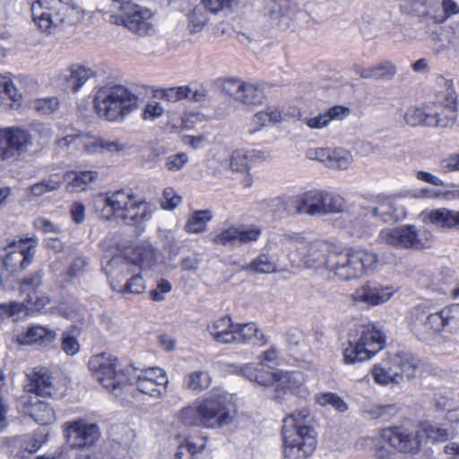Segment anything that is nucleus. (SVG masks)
<instances>
[{
  "label": "nucleus",
  "mask_w": 459,
  "mask_h": 459,
  "mask_svg": "<svg viewBox=\"0 0 459 459\" xmlns=\"http://www.w3.org/2000/svg\"><path fill=\"white\" fill-rule=\"evenodd\" d=\"M100 217L108 221L120 218L127 225L140 226L152 218L154 208L150 203L138 199L130 189H119L100 195L95 201Z\"/></svg>",
  "instance_id": "nucleus-1"
},
{
  "label": "nucleus",
  "mask_w": 459,
  "mask_h": 459,
  "mask_svg": "<svg viewBox=\"0 0 459 459\" xmlns=\"http://www.w3.org/2000/svg\"><path fill=\"white\" fill-rule=\"evenodd\" d=\"M308 411H295L283 420L281 436L284 456L290 459H307L316 447L315 429L308 425Z\"/></svg>",
  "instance_id": "nucleus-2"
},
{
  "label": "nucleus",
  "mask_w": 459,
  "mask_h": 459,
  "mask_svg": "<svg viewBox=\"0 0 459 459\" xmlns=\"http://www.w3.org/2000/svg\"><path fill=\"white\" fill-rule=\"evenodd\" d=\"M138 96L123 85L105 86L94 96V108L100 117L118 122L138 108Z\"/></svg>",
  "instance_id": "nucleus-3"
},
{
  "label": "nucleus",
  "mask_w": 459,
  "mask_h": 459,
  "mask_svg": "<svg viewBox=\"0 0 459 459\" xmlns=\"http://www.w3.org/2000/svg\"><path fill=\"white\" fill-rule=\"evenodd\" d=\"M385 344V336L375 325H360L349 333L347 346L342 351L344 364H356L370 359Z\"/></svg>",
  "instance_id": "nucleus-4"
},
{
  "label": "nucleus",
  "mask_w": 459,
  "mask_h": 459,
  "mask_svg": "<svg viewBox=\"0 0 459 459\" xmlns=\"http://www.w3.org/2000/svg\"><path fill=\"white\" fill-rule=\"evenodd\" d=\"M31 14L39 29L51 35L60 26L74 23L78 20L79 9L62 0H38L31 4Z\"/></svg>",
  "instance_id": "nucleus-5"
},
{
  "label": "nucleus",
  "mask_w": 459,
  "mask_h": 459,
  "mask_svg": "<svg viewBox=\"0 0 459 459\" xmlns=\"http://www.w3.org/2000/svg\"><path fill=\"white\" fill-rule=\"evenodd\" d=\"M420 359L409 351H402L389 354L372 368V377L376 383L387 385H399L416 376Z\"/></svg>",
  "instance_id": "nucleus-6"
},
{
  "label": "nucleus",
  "mask_w": 459,
  "mask_h": 459,
  "mask_svg": "<svg viewBox=\"0 0 459 459\" xmlns=\"http://www.w3.org/2000/svg\"><path fill=\"white\" fill-rule=\"evenodd\" d=\"M237 372L262 386L273 385L277 399H280L287 392L299 394L305 383V376L300 371L273 372L260 369L252 364H244L238 368Z\"/></svg>",
  "instance_id": "nucleus-7"
},
{
  "label": "nucleus",
  "mask_w": 459,
  "mask_h": 459,
  "mask_svg": "<svg viewBox=\"0 0 459 459\" xmlns=\"http://www.w3.org/2000/svg\"><path fill=\"white\" fill-rule=\"evenodd\" d=\"M226 404L227 398L224 395H212L197 406L183 409L181 411V420L186 426L220 428L228 425L232 419Z\"/></svg>",
  "instance_id": "nucleus-8"
},
{
  "label": "nucleus",
  "mask_w": 459,
  "mask_h": 459,
  "mask_svg": "<svg viewBox=\"0 0 459 459\" xmlns=\"http://www.w3.org/2000/svg\"><path fill=\"white\" fill-rule=\"evenodd\" d=\"M88 367L94 378L116 396L120 394L122 389L133 384L131 370L118 368L117 358L109 353L101 352L91 356Z\"/></svg>",
  "instance_id": "nucleus-9"
},
{
  "label": "nucleus",
  "mask_w": 459,
  "mask_h": 459,
  "mask_svg": "<svg viewBox=\"0 0 459 459\" xmlns=\"http://www.w3.org/2000/svg\"><path fill=\"white\" fill-rule=\"evenodd\" d=\"M378 242L396 248L425 249L431 247L433 236L427 230H417L413 225L386 228L378 234Z\"/></svg>",
  "instance_id": "nucleus-10"
},
{
  "label": "nucleus",
  "mask_w": 459,
  "mask_h": 459,
  "mask_svg": "<svg viewBox=\"0 0 459 459\" xmlns=\"http://www.w3.org/2000/svg\"><path fill=\"white\" fill-rule=\"evenodd\" d=\"M38 238H24L13 240L6 247L7 254L3 265L10 273H17L26 270L32 263L36 254Z\"/></svg>",
  "instance_id": "nucleus-11"
},
{
  "label": "nucleus",
  "mask_w": 459,
  "mask_h": 459,
  "mask_svg": "<svg viewBox=\"0 0 459 459\" xmlns=\"http://www.w3.org/2000/svg\"><path fill=\"white\" fill-rule=\"evenodd\" d=\"M33 145L31 134L22 127L11 126L0 129V160H17Z\"/></svg>",
  "instance_id": "nucleus-12"
},
{
  "label": "nucleus",
  "mask_w": 459,
  "mask_h": 459,
  "mask_svg": "<svg viewBox=\"0 0 459 459\" xmlns=\"http://www.w3.org/2000/svg\"><path fill=\"white\" fill-rule=\"evenodd\" d=\"M410 328L421 342H429L442 332L438 311L429 312L422 307H415L410 313Z\"/></svg>",
  "instance_id": "nucleus-13"
},
{
  "label": "nucleus",
  "mask_w": 459,
  "mask_h": 459,
  "mask_svg": "<svg viewBox=\"0 0 459 459\" xmlns=\"http://www.w3.org/2000/svg\"><path fill=\"white\" fill-rule=\"evenodd\" d=\"M359 258L357 257L355 249L334 248L332 252L329 272L342 281L358 279L363 275Z\"/></svg>",
  "instance_id": "nucleus-14"
},
{
  "label": "nucleus",
  "mask_w": 459,
  "mask_h": 459,
  "mask_svg": "<svg viewBox=\"0 0 459 459\" xmlns=\"http://www.w3.org/2000/svg\"><path fill=\"white\" fill-rule=\"evenodd\" d=\"M381 441L404 454H417L420 448L419 431L415 429L395 426L382 430Z\"/></svg>",
  "instance_id": "nucleus-15"
},
{
  "label": "nucleus",
  "mask_w": 459,
  "mask_h": 459,
  "mask_svg": "<svg viewBox=\"0 0 459 459\" xmlns=\"http://www.w3.org/2000/svg\"><path fill=\"white\" fill-rule=\"evenodd\" d=\"M368 214V208L351 204L345 212V218L342 221V227L352 238H369L375 231V227L366 221Z\"/></svg>",
  "instance_id": "nucleus-16"
},
{
  "label": "nucleus",
  "mask_w": 459,
  "mask_h": 459,
  "mask_svg": "<svg viewBox=\"0 0 459 459\" xmlns=\"http://www.w3.org/2000/svg\"><path fill=\"white\" fill-rule=\"evenodd\" d=\"M336 248L324 241L308 242L306 240L305 247L299 255V259L307 268L330 270L332 252Z\"/></svg>",
  "instance_id": "nucleus-17"
},
{
  "label": "nucleus",
  "mask_w": 459,
  "mask_h": 459,
  "mask_svg": "<svg viewBox=\"0 0 459 459\" xmlns=\"http://www.w3.org/2000/svg\"><path fill=\"white\" fill-rule=\"evenodd\" d=\"M122 21L125 27L140 37L152 36L156 31L153 13L140 5L125 13Z\"/></svg>",
  "instance_id": "nucleus-18"
},
{
  "label": "nucleus",
  "mask_w": 459,
  "mask_h": 459,
  "mask_svg": "<svg viewBox=\"0 0 459 459\" xmlns=\"http://www.w3.org/2000/svg\"><path fill=\"white\" fill-rule=\"evenodd\" d=\"M138 263L131 261L126 257L116 256L113 257L108 265L113 268L112 274L114 275H133L142 266H150L155 260L154 251L151 247L137 248Z\"/></svg>",
  "instance_id": "nucleus-19"
},
{
  "label": "nucleus",
  "mask_w": 459,
  "mask_h": 459,
  "mask_svg": "<svg viewBox=\"0 0 459 459\" xmlns=\"http://www.w3.org/2000/svg\"><path fill=\"white\" fill-rule=\"evenodd\" d=\"M43 275V271L38 270L24 277L20 282L21 291L27 295V302L38 310L45 308L50 303L48 296L45 295L41 290Z\"/></svg>",
  "instance_id": "nucleus-20"
},
{
  "label": "nucleus",
  "mask_w": 459,
  "mask_h": 459,
  "mask_svg": "<svg viewBox=\"0 0 459 459\" xmlns=\"http://www.w3.org/2000/svg\"><path fill=\"white\" fill-rule=\"evenodd\" d=\"M40 396L24 395L20 403L22 412L40 425H48L56 420L55 410L49 403L39 399Z\"/></svg>",
  "instance_id": "nucleus-21"
},
{
  "label": "nucleus",
  "mask_w": 459,
  "mask_h": 459,
  "mask_svg": "<svg viewBox=\"0 0 459 459\" xmlns=\"http://www.w3.org/2000/svg\"><path fill=\"white\" fill-rule=\"evenodd\" d=\"M66 437L74 447L91 446L99 439V427L94 423L83 420L74 421L66 429Z\"/></svg>",
  "instance_id": "nucleus-22"
},
{
  "label": "nucleus",
  "mask_w": 459,
  "mask_h": 459,
  "mask_svg": "<svg viewBox=\"0 0 459 459\" xmlns=\"http://www.w3.org/2000/svg\"><path fill=\"white\" fill-rule=\"evenodd\" d=\"M305 244L306 238L302 233L285 230H281L268 240V246L270 247H280L283 253H287L292 264L297 262L296 257L293 255V251L295 250L299 255L302 247H305Z\"/></svg>",
  "instance_id": "nucleus-23"
},
{
  "label": "nucleus",
  "mask_w": 459,
  "mask_h": 459,
  "mask_svg": "<svg viewBox=\"0 0 459 459\" xmlns=\"http://www.w3.org/2000/svg\"><path fill=\"white\" fill-rule=\"evenodd\" d=\"M392 286H383L377 281H368L352 294L355 301L377 306L386 302L393 295Z\"/></svg>",
  "instance_id": "nucleus-24"
},
{
  "label": "nucleus",
  "mask_w": 459,
  "mask_h": 459,
  "mask_svg": "<svg viewBox=\"0 0 459 459\" xmlns=\"http://www.w3.org/2000/svg\"><path fill=\"white\" fill-rule=\"evenodd\" d=\"M93 75L91 69L74 65L61 74L60 80L65 91L77 92Z\"/></svg>",
  "instance_id": "nucleus-25"
},
{
  "label": "nucleus",
  "mask_w": 459,
  "mask_h": 459,
  "mask_svg": "<svg viewBox=\"0 0 459 459\" xmlns=\"http://www.w3.org/2000/svg\"><path fill=\"white\" fill-rule=\"evenodd\" d=\"M234 333L236 336L234 343L264 346L269 342V338L264 335L255 323H236Z\"/></svg>",
  "instance_id": "nucleus-26"
},
{
  "label": "nucleus",
  "mask_w": 459,
  "mask_h": 459,
  "mask_svg": "<svg viewBox=\"0 0 459 459\" xmlns=\"http://www.w3.org/2000/svg\"><path fill=\"white\" fill-rule=\"evenodd\" d=\"M56 331L42 325H33L19 336L22 344H35L41 348L48 347L56 339Z\"/></svg>",
  "instance_id": "nucleus-27"
},
{
  "label": "nucleus",
  "mask_w": 459,
  "mask_h": 459,
  "mask_svg": "<svg viewBox=\"0 0 459 459\" xmlns=\"http://www.w3.org/2000/svg\"><path fill=\"white\" fill-rule=\"evenodd\" d=\"M368 213L385 223L398 221L406 216L403 206L388 199L382 201L375 207L368 208Z\"/></svg>",
  "instance_id": "nucleus-28"
},
{
  "label": "nucleus",
  "mask_w": 459,
  "mask_h": 459,
  "mask_svg": "<svg viewBox=\"0 0 459 459\" xmlns=\"http://www.w3.org/2000/svg\"><path fill=\"white\" fill-rule=\"evenodd\" d=\"M25 388L28 393L35 394L34 396L51 397L56 394L51 377L45 369L34 371Z\"/></svg>",
  "instance_id": "nucleus-29"
},
{
  "label": "nucleus",
  "mask_w": 459,
  "mask_h": 459,
  "mask_svg": "<svg viewBox=\"0 0 459 459\" xmlns=\"http://www.w3.org/2000/svg\"><path fill=\"white\" fill-rule=\"evenodd\" d=\"M263 158V153L255 150H235L230 157V168L233 171L247 172L251 165Z\"/></svg>",
  "instance_id": "nucleus-30"
},
{
  "label": "nucleus",
  "mask_w": 459,
  "mask_h": 459,
  "mask_svg": "<svg viewBox=\"0 0 459 459\" xmlns=\"http://www.w3.org/2000/svg\"><path fill=\"white\" fill-rule=\"evenodd\" d=\"M324 193L325 191L313 189L301 194L305 214L322 216Z\"/></svg>",
  "instance_id": "nucleus-31"
},
{
  "label": "nucleus",
  "mask_w": 459,
  "mask_h": 459,
  "mask_svg": "<svg viewBox=\"0 0 459 459\" xmlns=\"http://www.w3.org/2000/svg\"><path fill=\"white\" fill-rule=\"evenodd\" d=\"M242 270L260 274L273 273L277 272V264L270 255L262 253L249 264L242 266Z\"/></svg>",
  "instance_id": "nucleus-32"
},
{
  "label": "nucleus",
  "mask_w": 459,
  "mask_h": 459,
  "mask_svg": "<svg viewBox=\"0 0 459 459\" xmlns=\"http://www.w3.org/2000/svg\"><path fill=\"white\" fill-rule=\"evenodd\" d=\"M441 321V330H447L452 333L459 332V304H453L438 311Z\"/></svg>",
  "instance_id": "nucleus-33"
},
{
  "label": "nucleus",
  "mask_w": 459,
  "mask_h": 459,
  "mask_svg": "<svg viewBox=\"0 0 459 459\" xmlns=\"http://www.w3.org/2000/svg\"><path fill=\"white\" fill-rule=\"evenodd\" d=\"M350 204H346L344 198L335 193H324V204L322 215L342 212V221L345 218V212Z\"/></svg>",
  "instance_id": "nucleus-34"
},
{
  "label": "nucleus",
  "mask_w": 459,
  "mask_h": 459,
  "mask_svg": "<svg viewBox=\"0 0 459 459\" xmlns=\"http://www.w3.org/2000/svg\"><path fill=\"white\" fill-rule=\"evenodd\" d=\"M212 219V213L209 210H199L193 212L185 225V230L189 233H201L206 230L207 223Z\"/></svg>",
  "instance_id": "nucleus-35"
},
{
  "label": "nucleus",
  "mask_w": 459,
  "mask_h": 459,
  "mask_svg": "<svg viewBox=\"0 0 459 459\" xmlns=\"http://www.w3.org/2000/svg\"><path fill=\"white\" fill-rule=\"evenodd\" d=\"M135 385L141 393L148 394L153 398H160L166 391L168 383L137 377Z\"/></svg>",
  "instance_id": "nucleus-36"
},
{
  "label": "nucleus",
  "mask_w": 459,
  "mask_h": 459,
  "mask_svg": "<svg viewBox=\"0 0 459 459\" xmlns=\"http://www.w3.org/2000/svg\"><path fill=\"white\" fill-rule=\"evenodd\" d=\"M264 100V94L262 89H260L257 85L244 82V87L241 90L240 96L238 98L239 102L244 105H259Z\"/></svg>",
  "instance_id": "nucleus-37"
},
{
  "label": "nucleus",
  "mask_w": 459,
  "mask_h": 459,
  "mask_svg": "<svg viewBox=\"0 0 459 459\" xmlns=\"http://www.w3.org/2000/svg\"><path fill=\"white\" fill-rule=\"evenodd\" d=\"M110 287L121 293L140 294L145 290L144 281L140 273H134L123 286H118L113 281H110Z\"/></svg>",
  "instance_id": "nucleus-38"
},
{
  "label": "nucleus",
  "mask_w": 459,
  "mask_h": 459,
  "mask_svg": "<svg viewBox=\"0 0 459 459\" xmlns=\"http://www.w3.org/2000/svg\"><path fill=\"white\" fill-rule=\"evenodd\" d=\"M327 167L337 169H347L353 159L351 153L342 148L331 149Z\"/></svg>",
  "instance_id": "nucleus-39"
},
{
  "label": "nucleus",
  "mask_w": 459,
  "mask_h": 459,
  "mask_svg": "<svg viewBox=\"0 0 459 459\" xmlns=\"http://www.w3.org/2000/svg\"><path fill=\"white\" fill-rule=\"evenodd\" d=\"M281 120V112L274 108L268 111L257 112L253 117V124L255 127L249 130V134H255L263 126L270 124H275Z\"/></svg>",
  "instance_id": "nucleus-40"
},
{
  "label": "nucleus",
  "mask_w": 459,
  "mask_h": 459,
  "mask_svg": "<svg viewBox=\"0 0 459 459\" xmlns=\"http://www.w3.org/2000/svg\"><path fill=\"white\" fill-rule=\"evenodd\" d=\"M211 377L206 371L197 370L190 373L185 379L186 386L195 392H201L209 387Z\"/></svg>",
  "instance_id": "nucleus-41"
},
{
  "label": "nucleus",
  "mask_w": 459,
  "mask_h": 459,
  "mask_svg": "<svg viewBox=\"0 0 459 459\" xmlns=\"http://www.w3.org/2000/svg\"><path fill=\"white\" fill-rule=\"evenodd\" d=\"M205 447V442L203 441L200 445L186 439L181 443L174 455V459H193V457L202 452Z\"/></svg>",
  "instance_id": "nucleus-42"
},
{
  "label": "nucleus",
  "mask_w": 459,
  "mask_h": 459,
  "mask_svg": "<svg viewBox=\"0 0 459 459\" xmlns=\"http://www.w3.org/2000/svg\"><path fill=\"white\" fill-rule=\"evenodd\" d=\"M99 178L97 171L83 170L75 174L69 186L73 191H82Z\"/></svg>",
  "instance_id": "nucleus-43"
},
{
  "label": "nucleus",
  "mask_w": 459,
  "mask_h": 459,
  "mask_svg": "<svg viewBox=\"0 0 459 459\" xmlns=\"http://www.w3.org/2000/svg\"><path fill=\"white\" fill-rule=\"evenodd\" d=\"M437 171L442 175L459 173V152H450L437 162Z\"/></svg>",
  "instance_id": "nucleus-44"
},
{
  "label": "nucleus",
  "mask_w": 459,
  "mask_h": 459,
  "mask_svg": "<svg viewBox=\"0 0 459 459\" xmlns=\"http://www.w3.org/2000/svg\"><path fill=\"white\" fill-rule=\"evenodd\" d=\"M448 209L438 208L430 211H424L420 213V217L425 223H429L437 227L445 228Z\"/></svg>",
  "instance_id": "nucleus-45"
},
{
  "label": "nucleus",
  "mask_w": 459,
  "mask_h": 459,
  "mask_svg": "<svg viewBox=\"0 0 459 459\" xmlns=\"http://www.w3.org/2000/svg\"><path fill=\"white\" fill-rule=\"evenodd\" d=\"M316 402L321 406L331 405L336 411L343 412L348 410V404L334 393H323L317 395Z\"/></svg>",
  "instance_id": "nucleus-46"
},
{
  "label": "nucleus",
  "mask_w": 459,
  "mask_h": 459,
  "mask_svg": "<svg viewBox=\"0 0 459 459\" xmlns=\"http://www.w3.org/2000/svg\"><path fill=\"white\" fill-rule=\"evenodd\" d=\"M422 430L428 439L432 442H443L452 438L453 435L447 429L429 423L422 424Z\"/></svg>",
  "instance_id": "nucleus-47"
},
{
  "label": "nucleus",
  "mask_w": 459,
  "mask_h": 459,
  "mask_svg": "<svg viewBox=\"0 0 459 459\" xmlns=\"http://www.w3.org/2000/svg\"><path fill=\"white\" fill-rule=\"evenodd\" d=\"M357 257L359 258L363 275L376 268L378 256L376 253L365 249H355Z\"/></svg>",
  "instance_id": "nucleus-48"
},
{
  "label": "nucleus",
  "mask_w": 459,
  "mask_h": 459,
  "mask_svg": "<svg viewBox=\"0 0 459 459\" xmlns=\"http://www.w3.org/2000/svg\"><path fill=\"white\" fill-rule=\"evenodd\" d=\"M212 241L216 245L235 247L238 243V228L230 227L223 230L213 238Z\"/></svg>",
  "instance_id": "nucleus-49"
},
{
  "label": "nucleus",
  "mask_w": 459,
  "mask_h": 459,
  "mask_svg": "<svg viewBox=\"0 0 459 459\" xmlns=\"http://www.w3.org/2000/svg\"><path fill=\"white\" fill-rule=\"evenodd\" d=\"M79 312L80 306L76 302H61L58 306L51 307V313L70 320L76 319L79 316Z\"/></svg>",
  "instance_id": "nucleus-50"
},
{
  "label": "nucleus",
  "mask_w": 459,
  "mask_h": 459,
  "mask_svg": "<svg viewBox=\"0 0 459 459\" xmlns=\"http://www.w3.org/2000/svg\"><path fill=\"white\" fill-rule=\"evenodd\" d=\"M437 83L439 86L446 88V92L445 94L446 106L447 108H449L450 111H452L454 113L456 109L457 95H456V92L455 91V89L453 86V82L451 80H448V79L443 77V76H438L437 78Z\"/></svg>",
  "instance_id": "nucleus-51"
},
{
  "label": "nucleus",
  "mask_w": 459,
  "mask_h": 459,
  "mask_svg": "<svg viewBox=\"0 0 459 459\" xmlns=\"http://www.w3.org/2000/svg\"><path fill=\"white\" fill-rule=\"evenodd\" d=\"M208 18L200 8H194L188 14V28L192 33L199 32L206 24Z\"/></svg>",
  "instance_id": "nucleus-52"
},
{
  "label": "nucleus",
  "mask_w": 459,
  "mask_h": 459,
  "mask_svg": "<svg viewBox=\"0 0 459 459\" xmlns=\"http://www.w3.org/2000/svg\"><path fill=\"white\" fill-rule=\"evenodd\" d=\"M283 204V212L286 216H293L304 213V206L301 194L285 197Z\"/></svg>",
  "instance_id": "nucleus-53"
},
{
  "label": "nucleus",
  "mask_w": 459,
  "mask_h": 459,
  "mask_svg": "<svg viewBox=\"0 0 459 459\" xmlns=\"http://www.w3.org/2000/svg\"><path fill=\"white\" fill-rule=\"evenodd\" d=\"M184 93L186 97L184 100L192 102H204L207 98V90L204 85H184Z\"/></svg>",
  "instance_id": "nucleus-54"
},
{
  "label": "nucleus",
  "mask_w": 459,
  "mask_h": 459,
  "mask_svg": "<svg viewBox=\"0 0 459 459\" xmlns=\"http://www.w3.org/2000/svg\"><path fill=\"white\" fill-rule=\"evenodd\" d=\"M127 149L126 143L120 142L117 138L100 137V152L108 153H119Z\"/></svg>",
  "instance_id": "nucleus-55"
},
{
  "label": "nucleus",
  "mask_w": 459,
  "mask_h": 459,
  "mask_svg": "<svg viewBox=\"0 0 459 459\" xmlns=\"http://www.w3.org/2000/svg\"><path fill=\"white\" fill-rule=\"evenodd\" d=\"M16 443L20 445L17 455L24 458L26 454L35 453L40 446L39 442L32 436L27 435L22 438H17Z\"/></svg>",
  "instance_id": "nucleus-56"
},
{
  "label": "nucleus",
  "mask_w": 459,
  "mask_h": 459,
  "mask_svg": "<svg viewBox=\"0 0 459 459\" xmlns=\"http://www.w3.org/2000/svg\"><path fill=\"white\" fill-rule=\"evenodd\" d=\"M189 160L186 152H178L165 158V168L171 172L180 170Z\"/></svg>",
  "instance_id": "nucleus-57"
},
{
  "label": "nucleus",
  "mask_w": 459,
  "mask_h": 459,
  "mask_svg": "<svg viewBox=\"0 0 459 459\" xmlns=\"http://www.w3.org/2000/svg\"><path fill=\"white\" fill-rule=\"evenodd\" d=\"M238 0H203L204 7L212 13L230 11L233 4Z\"/></svg>",
  "instance_id": "nucleus-58"
},
{
  "label": "nucleus",
  "mask_w": 459,
  "mask_h": 459,
  "mask_svg": "<svg viewBox=\"0 0 459 459\" xmlns=\"http://www.w3.org/2000/svg\"><path fill=\"white\" fill-rule=\"evenodd\" d=\"M279 363L280 358L278 351L274 347H271L270 349L266 350L260 355L259 364H251L257 367L260 369H264V366H266L268 368H273L279 365Z\"/></svg>",
  "instance_id": "nucleus-59"
},
{
  "label": "nucleus",
  "mask_w": 459,
  "mask_h": 459,
  "mask_svg": "<svg viewBox=\"0 0 459 459\" xmlns=\"http://www.w3.org/2000/svg\"><path fill=\"white\" fill-rule=\"evenodd\" d=\"M244 82L236 78H229L222 82L221 88L226 94L238 100Z\"/></svg>",
  "instance_id": "nucleus-60"
},
{
  "label": "nucleus",
  "mask_w": 459,
  "mask_h": 459,
  "mask_svg": "<svg viewBox=\"0 0 459 459\" xmlns=\"http://www.w3.org/2000/svg\"><path fill=\"white\" fill-rule=\"evenodd\" d=\"M265 11L271 18L276 19L279 16L285 15L287 13L286 0H266Z\"/></svg>",
  "instance_id": "nucleus-61"
},
{
  "label": "nucleus",
  "mask_w": 459,
  "mask_h": 459,
  "mask_svg": "<svg viewBox=\"0 0 459 459\" xmlns=\"http://www.w3.org/2000/svg\"><path fill=\"white\" fill-rule=\"evenodd\" d=\"M23 311L24 306L21 302L11 301L0 304V317L2 319L18 316Z\"/></svg>",
  "instance_id": "nucleus-62"
},
{
  "label": "nucleus",
  "mask_w": 459,
  "mask_h": 459,
  "mask_svg": "<svg viewBox=\"0 0 459 459\" xmlns=\"http://www.w3.org/2000/svg\"><path fill=\"white\" fill-rule=\"evenodd\" d=\"M182 198L175 193L171 187H167L163 191V201L161 206L166 210H174L181 204Z\"/></svg>",
  "instance_id": "nucleus-63"
},
{
  "label": "nucleus",
  "mask_w": 459,
  "mask_h": 459,
  "mask_svg": "<svg viewBox=\"0 0 459 459\" xmlns=\"http://www.w3.org/2000/svg\"><path fill=\"white\" fill-rule=\"evenodd\" d=\"M262 230L257 226H251L245 230L238 228V243L243 245L255 242L260 238Z\"/></svg>",
  "instance_id": "nucleus-64"
}]
</instances>
